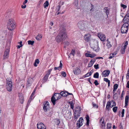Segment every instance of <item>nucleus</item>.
<instances>
[{
  "label": "nucleus",
  "mask_w": 129,
  "mask_h": 129,
  "mask_svg": "<svg viewBox=\"0 0 129 129\" xmlns=\"http://www.w3.org/2000/svg\"><path fill=\"white\" fill-rule=\"evenodd\" d=\"M67 37L66 32L63 29L60 31L55 38V40L58 43L64 41Z\"/></svg>",
  "instance_id": "1"
},
{
  "label": "nucleus",
  "mask_w": 129,
  "mask_h": 129,
  "mask_svg": "<svg viewBox=\"0 0 129 129\" xmlns=\"http://www.w3.org/2000/svg\"><path fill=\"white\" fill-rule=\"evenodd\" d=\"M81 108L79 106H77L75 108L74 110V118L77 119L80 116L81 113Z\"/></svg>",
  "instance_id": "2"
},
{
  "label": "nucleus",
  "mask_w": 129,
  "mask_h": 129,
  "mask_svg": "<svg viewBox=\"0 0 129 129\" xmlns=\"http://www.w3.org/2000/svg\"><path fill=\"white\" fill-rule=\"evenodd\" d=\"M61 97L60 93H56L51 98V101L54 105L55 104V102L57 100L60 99Z\"/></svg>",
  "instance_id": "3"
},
{
  "label": "nucleus",
  "mask_w": 129,
  "mask_h": 129,
  "mask_svg": "<svg viewBox=\"0 0 129 129\" xmlns=\"http://www.w3.org/2000/svg\"><path fill=\"white\" fill-rule=\"evenodd\" d=\"M15 26L12 20H9L8 22L7 27L9 30H13L15 28Z\"/></svg>",
  "instance_id": "4"
},
{
  "label": "nucleus",
  "mask_w": 129,
  "mask_h": 129,
  "mask_svg": "<svg viewBox=\"0 0 129 129\" xmlns=\"http://www.w3.org/2000/svg\"><path fill=\"white\" fill-rule=\"evenodd\" d=\"M77 26L79 29L81 30H84L86 26L83 21H80L77 24Z\"/></svg>",
  "instance_id": "5"
},
{
  "label": "nucleus",
  "mask_w": 129,
  "mask_h": 129,
  "mask_svg": "<svg viewBox=\"0 0 129 129\" xmlns=\"http://www.w3.org/2000/svg\"><path fill=\"white\" fill-rule=\"evenodd\" d=\"M6 83V88L7 90L9 91H11L12 89V82L9 81Z\"/></svg>",
  "instance_id": "6"
},
{
  "label": "nucleus",
  "mask_w": 129,
  "mask_h": 129,
  "mask_svg": "<svg viewBox=\"0 0 129 129\" xmlns=\"http://www.w3.org/2000/svg\"><path fill=\"white\" fill-rule=\"evenodd\" d=\"M84 120L82 117L80 118L79 121H77L76 125L77 127L78 128H80L83 124L82 122H83Z\"/></svg>",
  "instance_id": "7"
},
{
  "label": "nucleus",
  "mask_w": 129,
  "mask_h": 129,
  "mask_svg": "<svg viewBox=\"0 0 129 129\" xmlns=\"http://www.w3.org/2000/svg\"><path fill=\"white\" fill-rule=\"evenodd\" d=\"M91 48L93 50L96 52H97L99 51V48L98 46V42L97 41H96V43L94 44V46H92Z\"/></svg>",
  "instance_id": "8"
},
{
  "label": "nucleus",
  "mask_w": 129,
  "mask_h": 129,
  "mask_svg": "<svg viewBox=\"0 0 129 129\" xmlns=\"http://www.w3.org/2000/svg\"><path fill=\"white\" fill-rule=\"evenodd\" d=\"M98 36L102 41H105L106 40L105 36L102 34L99 33L98 34Z\"/></svg>",
  "instance_id": "9"
},
{
  "label": "nucleus",
  "mask_w": 129,
  "mask_h": 129,
  "mask_svg": "<svg viewBox=\"0 0 129 129\" xmlns=\"http://www.w3.org/2000/svg\"><path fill=\"white\" fill-rule=\"evenodd\" d=\"M110 71L109 70H106L104 71L102 73V75L103 77H106L110 74Z\"/></svg>",
  "instance_id": "10"
},
{
  "label": "nucleus",
  "mask_w": 129,
  "mask_h": 129,
  "mask_svg": "<svg viewBox=\"0 0 129 129\" xmlns=\"http://www.w3.org/2000/svg\"><path fill=\"white\" fill-rule=\"evenodd\" d=\"M38 129H46L45 125L42 123H40L37 124Z\"/></svg>",
  "instance_id": "11"
},
{
  "label": "nucleus",
  "mask_w": 129,
  "mask_h": 129,
  "mask_svg": "<svg viewBox=\"0 0 129 129\" xmlns=\"http://www.w3.org/2000/svg\"><path fill=\"white\" fill-rule=\"evenodd\" d=\"M33 81V80L32 78L29 77L27 80V83L26 84L27 87H29L31 85Z\"/></svg>",
  "instance_id": "12"
},
{
  "label": "nucleus",
  "mask_w": 129,
  "mask_h": 129,
  "mask_svg": "<svg viewBox=\"0 0 129 129\" xmlns=\"http://www.w3.org/2000/svg\"><path fill=\"white\" fill-rule=\"evenodd\" d=\"M61 96H62L63 97H66L68 95H72L73 96V95L72 93H70L67 91H62L60 92Z\"/></svg>",
  "instance_id": "13"
},
{
  "label": "nucleus",
  "mask_w": 129,
  "mask_h": 129,
  "mask_svg": "<svg viewBox=\"0 0 129 129\" xmlns=\"http://www.w3.org/2000/svg\"><path fill=\"white\" fill-rule=\"evenodd\" d=\"M49 107V103L48 101H47L44 104L43 108L45 111H47Z\"/></svg>",
  "instance_id": "14"
},
{
  "label": "nucleus",
  "mask_w": 129,
  "mask_h": 129,
  "mask_svg": "<svg viewBox=\"0 0 129 129\" xmlns=\"http://www.w3.org/2000/svg\"><path fill=\"white\" fill-rule=\"evenodd\" d=\"M36 91V89H35L33 91V93L31 94L30 96V98H29V99L27 103V105H29V104L30 103L31 101L32 100H33L34 99V96H33V95L35 94V92Z\"/></svg>",
  "instance_id": "15"
},
{
  "label": "nucleus",
  "mask_w": 129,
  "mask_h": 129,
  "mask_svg": "<svg viewBox=\"0 0 129 129\" xmlns=\"http://www.w3.org/2000/svg\"><path fill=\"white\" fill-rule=\"evenodd\" d=\"M60 7L61 6H58L56 8V15H58L60 14H62L64 13L63 12L62 13H61L60 11Z\"/></svg>",
  "instance_id": "16"
},
{
  "label": "nucleus",
  "mask_w": 129,
  "mask_h": 129,
  "mask_svg": "<svg viewBox=\"0 0 129 129\" xmlns=\"http://www.w3.org/2000/svg\"><path fill=\"white\" fill-rule=\"evenodd\" d=\"M74 74L76 75H78L81 73V71L80 69L76 68L73 71Z\"/></svg>",
  "instance_id": "17"
},
{
  "label": "nucleus",
  "mask_w": 129,
  "mask_h": 129,
  "mask_svg": "<svg viewBox=\"0 0 129 129\" xmlns=\"http://www.w3.org/2000/svg\"><path fill=\"white\" fill-rule=\"evenodd\" d=\"M123 22H129V13L126 14L123 20Z\"/></svg>",
  "instance_id": "18"
},
{
  "label": "nucleus",
  "mask_w": 129,
  "mask_h": 129,
  "mask_svg": "<svg viewBox=\"0 0 129 129\" xmlns=\"http://www.w3.org/2000/svg\"><path fill=\"white\" fill-rule=\"evenodd\" d=\"M128 28L126 27H121V32L122 34H127L128 31Z\"/></svg>",
  "instance_id": "19"
},
{
  "label": "nucleus",
  "mask_w": 129,
  "mask_h": 129,
  "mask_svg": "<svg viewBox=\"0 0 129 129\" xmlns=\"http://www.w3.org/2000/svg\"><path fill=\"white\" fill-rule=\"evenodd\" d=\"M9 52V50L8 49H7L5 52L4 54V59H5L7 58L8 57V55Z\"/></svg>",
  "instance_id": "20"
},
{
  "label": "nucleus",
  "mask_w": 129,
  "mask_h": 129,
  "mask_svg": "<svg viewBox=\"0 0 129 129\" xmlns=\"http://www.w3.org/2000/svg\"><path fill=\"white\" fill-rule=\"evenodd\" d=\"M91 35L89 34L85 35L84 36V39L86 41L88 42L90 40Z\"/></svg>",
  "instance_id": "21"
},
{
  "label": "nucleus",
  "mask_w": 129,
  "mask_h": 129,
  "mask_svg": "<svg viewBox=\"0 0 129 129\" xmlns=\"http://www.w3.org/2000/svg\"><path fill=\"white\" fill-rule=\"evenodd\" d=\"M19 98L20 100V102L21 104H23V95L21 94H19Z\"/></svg>",
  "instance_id": "22"
},
{
  "label": "nucleus",
  "mask_w": 129,
  "mask_h": 129,
  "mask_svg": "<svg viewBox=\"0 0 129 129\" xmlns=\"http://www.w3.org/2000/svg\"><path fill=\"white\" fill-rule=\"evenodd\" d=\"M53 121L54 124L57 125H58L60 123L59 120L58 119H54L53 120Z\"/></svg>",
  "instance_id": "23"
},
{
  "label": "nucleus",
  "mask_w": 129,
  "mask_h": 129,
  "mask_svg": "<svg viewBox=\"0 0 129 129\" xmlns=\"http://www.w3.org/2000/svg\"><path fill=\"white\" fill-rule=\"evenodd\" d=\"M52 114L51 111L49 110H47V111H45V114L47 116H50Z\"/></svg>",
  "instance_id": "24"
},
{
  "label": "nucleus",
  "mask_w": 129,
  "mask_h": 129,
  "mask_svg": "<svg viewBox=\"0 0 129 129\" xmlns=\"http://www.w3.org/2000/svg\"><path fill=\"white\" fill-rule=\"evenodd\" d=\"M108 40V39H107V43L106 46H107L108 49L110 48L112 46V45L111 44L110 42Z\"/></svg>",
  "instance_id": "25"
},
{
  "label": "nucleus",
  "mask_w": 129,
  "mask_h": 129,
  "mask_svg": "<svg viewBox=\"0 0 129 129\" xmlns=\"http://www.w3.org/2000/svg\"><path fill=\"white\" fill-rule=\"evenodd\" d=\"M123 22L124 23L122 25L121 27H126L127 28H128L129 25L128 23L125 22Z\"/></svg>",
  "instance_id": "26"
},
{
  "label": "nucleus",
  "mask_w": 129,
  "mask_h": 129,
  "mask_svg": "<svg viewBox=\"0 0 129 129\" xmlns=\"http://www.w3.org/2000/svg\"><path fill=\"white\" fill-rule=\"evenodd\" d=\"M129 99L128 96L126 95L125 98V107H126L127 105L128 101Z\"/></svg>",
  "instance_id": "27"
},
{
  "label": "nucleus",
  "mask_w": 129,
  "mask_h": 129,
  "mask_svg": "<svg viewBox=\"0 0 129 129\" xmlns=\"http://www.w3.org/2000/svg\"><path fill=\"white\" fill-rule=\"evenodd\" d=\"M111 105L110 102H107L106 104V110L109 111V107Z\"/></svg>",
  "instance_id": "28"
},
{
  "label": "nucleus",
  "mask_w": 129,
  "mask_h": 129,
  "mask_svg": "<svg viewBox=\"0 0 129 129\" xmlns=\"http://www.w3.org/2000/svg\"><path fill=\"white\" fill-rule=\"evenodd\" d=\"M85 118L87 121L86 125H88L89 121V117L88 115H86L85 117Z\"/></svg>",
  "instance_id": "29"
},
{
  "label": "nucleus",
  "mask_w": 129,
  "mask_h": 129,
  "mask_svg": "<svg viewBox=\"0 0 129 129\" xmlns=\"http://www.w3.org/2000/svg\"><path fill=\"white\" fill-rule=\"evenodd\" d=\"M104 81L108 83V87H109L110 85V81L109 80L108 78H104Z\"/></svg>",
  "instance_id": "30"
},
{
  "label": "nucleus",
  "mask_w": 129,
  "mask_h": 129,
  "mask_svg": "<svg viewBox=\"0 0 129 129\" xmlns=\"http://www.w3.org/2000/svg\"><path fill=\"white\" fill-rule=\"evenodd\" d=\"M92 70H91V71L89 72L86 74L85 75L83 76V77L84 78H85L87 77H89L91 75L92 73H91V71H92Z\"/></svg>",
  "instance_id": "31"
},
{
  "label": "nucleus",
  "mask_w": 129,
  "mask_h": 129,
  "mask_svg": "<svg viewBox=\"0 0 129 129\" xmlns=\"http://www.w3.org/2000/svg\"><path fill=\"white\" fill-rule=\"evenodd\" d=\"M42 37V36L41 35H38L36 38V39L37 40H41Z\"/></svg>",
  "instance_id": "32"
},
{
  "label": "nucleus",
  "mask_w": 129,
  "mask_h": 129,
  "mask_svg": "<svg viewBox=\"0 0 129 129\" xmlns=\"http://www.w3.org/2000/svg\"><path fill=\"white\" fill-rule=\"evenodd\" d=\"M50 75V74H46L43 80L45 81H46L47 80L48 77Z\"/></svg>",
  "instance_id": "33"
},
{
  "label": "nucleus",
  "mask_w": 129,
  "mask_h": 129,
  "mask_svg": "<svg viewBox=\"0 0 129 129\" xmlns=\"http://www.w3.org/2000/svg\"><path fill=\"white\" fill-rule=\"evenodd\" d=\"M49 5V3L48 1H46L45 3L44 4V8H46Z\"/></svg>",
  "instance_id": "34"
},
{
  "label": "nucleus",
  "mask_w": 129,
  "mask_h": 129,
  "mask_svg": "<svg viewBox=\"0 0 129 129\" xmlns=\"http://www.w3.org/2000/svg\"><path fill=\"white\" fill-rule=\"evenodd\" d=\"M101 128H102L103 129H104L105 127V124L104 122V121H103L102 122V123L101 124Z\"/></svg>",
  "instance_id": "35"
},
{
  "label": "nucleus",
  "mask_w": 129,
  "mask_h": 129,
  "mask_svg": "<svg viewBox=\"0 0 129 129\" xmlns=\"http://www.w3.org/2000/svg\"><path fill=\"white\" fill-rule=\"evenodd\" d=\"M118 86V85L117 84H114L113 86V89L114 91H116L117 89Z\"/></svg>",
  "instance_id": "36"
},
{
  "label": "nucleus",
  "mask_w": 129,
  "mask_h": 129,
  "mask_svg": "<svg viewBox=\"0 0 129 129\" xmlns=\"http://www.w3.org/2000/svg\"><path fill=\"white\" fill-rule=\"evenodd\" d=\"M93 77L95 78H98L99 77V74L98 72H96L93 75Z\"/></svg>",
  "instance_id": "37"
},
{
  "label": "nucleus",
  "mask_w": 129,
  "mask_h": 129,
  "mask_svg": "<svg viewBox=\"0 0 129 129\" xmlns=\"http://www.w3.org/2000/svg\"><path fill=\"white\" fill-rule=\"evenodd\" d=\"M28 43L29 45H33L34 43V41H32L31 40L28 41L27 42Z\"/></svg>",
  "instance_id": "38"
},
{
  "label": "nucleus",
  "mask_w": 129,
  "mask_h": 129,
  "mask_svg": "<svg viewBox=\"0 0 129 129\" xmlns=\"http://www.w3.org/2000/svg\"><path fill=\"white\" fill-rule=\"evenodd\" d=\"M111 127V124L110 123H108L107 124V129H110Z\"/></svg>",
  "instance_id": "39"
},
{
  "label": "nucleus",
  "mask_w": 129,
  "mask_h": 129,
  "mask_svg": "<svg viewBox=\"0 0 129 129\" xmlns=\"http://www.w3.org/2000/svg\"><path fill=\"white\" fill-rule=\"evenodd\" d=\"M117 53H115V54L114 53H113L112 54H111L110 55V57H109V59H111L114 56H115Z\"/></svg>",
  "instance_id": "40"
},
{
  "label": "nucleus",
  "mask_w": 129,
  "mask_h": 129,
  "mask_svg": "<svg viewBox=\"0 0 129 129\" xmlns=\"http://www.w3.org/2000/svg\"><path fill=\"white\" fill-rule=\"evenodd\" d=\"M125 49L122 47L121 49V53L122 54H123L124 53L125 50Z\"/></svg>",
  "instance_id": "41"
},
{
  "label": "nucleus",
  "mask_w": 129,
  "mask_h": 129,
  "mask_svg": "<svg viewBox=\"0 0 129 129\" xmlns=\"http://www.w3.org/2000/svg\"><path fill=\"white\" fill-rule=\"evenodd\" d=\"M70 107L71 109L73 110L74 107V104L72 102H70Z\"/></svg>",
  "instance_id": "42"
},
{
  "label": "nucleus",
  "mask_w": 129,
  "mask_h": 129,
  "mask_svg": "<svg viewBox=\"0 0 129 129\" xmlns=\"http://www.w3.org/2000/svg\"><path fill=\"white\" fill-rule=\"evenodd\" d=\"M118 108L117 107H114L113 108V112L115 113L116 112Z\"/></svg>",
  "instance_id": "43"
},
{
  "label": "nucleus",
  "mask_w": 129,
  "mask_h": 129,
  "mask_svg": "<svg viewBox=\"0 0 129 129\" xmlns=\"http://www.w3.org/2000/svg\"><path fill=\"white\" fill-rule=\"evenodd\" d=\"M89 55V57L91 58H93L96 56V54H90V55Z\"/></svg>",
  "instance_id": "44"
},
{
  "label": "nucleus",
  "mask_w": 129,
  "mask_h": 129,
  "mask_svg": "<svg viewBox=\"0 0 129 129\" xmlns=\"http://www.w3.org/2000/svg\"><path fill=\"white\" fill-rule=\"evenodd\" d=\"M75 50L72 49L71 51V53H70V55H71L72 54L73 56H74V54L75 53Z\"/></svg>",
  "instance_id": "45"
},
{
  "label": "nucleus",
  "mask_w": 129,
  "mask_h": 129,
  "mask_svg": "<svg viewBox=\"0 0 129 129\" xmlns=\"http://www.w3.org/2000/svg\"><path fill=\"white\" fill-rule=\"evenodd\" d=\"M61 68H61V67H60V66H59V67H55L54 69L55 70H59V71H60L61 69Z\"/></svg>",
  "instance_id": "46"
},
{
  "label": "nucleus",
  "mask_w": 129,
  "mask_h": 129,
  "mask_svg": "<svg viewBox=\"0 0 129 129\" xmlns=\"http://www.w3.org/2000/svg\"><path fill=\"white\" fill-rule=\"evenodd\" d=\"M92 104L93 108H98V106L96 104L94 103L93 102H92Z\"/></svg>",
  "instance_id": "47"
},
{
  "label": "nucleus",
  "mask_w": 129,
  "mask_h": 129,
  "mask_svg": "<svg viewBox=\"0 0 129 129\" xmlns=\"http://www.w3.org/2000/svg\"><path fill=\"white\" fill-rule=\"evenodd\" d=\"M66 112L68 114V116L67 117H68L69 116H70V115H71V112H70L68 110L66 111Z\"/></svg>",
  "instance_id": "48"
},
{
  "label": "nucleus",
  "mask_w": 129,
  "mask_h": 129,
  "mask_svg": "<svg viewBox=\"0 0 129 129\" xmlns=\"http://www.w3.org/2000/svg\"><path fill=\"white\" fill-rule=\"evenodd\" d=\"M124 109H123L122 110L121 112V117H123L124 116Z\"/></svg>",
  "instance_id": "49"
},
{
  "label": "nucleus",
  "mask_w": 129,
  "mask_h": 129,
  "mask_svg": "<svg viewBox=\"0 0 129 129\" xmlns=\"http://www.w3.org/2000/svg\"><path fill=\"white\" fill-rule=\"evenodd\" d=\"M61 74L63 77H65L66 76V73L64 72H62Z\"/></svg>",
  "instance_id": "50"
},
{
  "label": "nucleus",
  "mask_w": 129,
  "mask_h": 129,
  "mask_svg": "<svg viewBox=\"0 0 129 129\" xmlns=\"http://www.w3.org/2000/svg\"><path fill=\"white\" fill-rule=\"evenodd\" d=\"M94 83L96 86H97L99 84V83H98L97 80H95L94 82Z\"/></svg>",
  "instance_id": "51"
},
{
  "label": "nucleus",
  "mask_w": 129,
  "mask_h": 129,
  "mask_svg": "<svg viewBox=\"0 0 129 129\" xmlns=\"http://www.w3.org/2000/svg\"><path fill=\"white\" fill-rule=\"evenodd\" d=\"M99 65L97 64V65H94V67L96 69H97L99 68Z\"/></svg>",
  "instance_id": "52"
},
{
  "label": "nucleus",
  "mask_w": 129,
  "mask_h": 129,
  "mask_svg": "<svg viewBox=\"0 0 129 129\" xmlns=\"http://www.w3.org/2000/svg\"><path fill=\"white\" fill-rule=\"evenodd\" d=\"M95 60H96L94 58H93L91 60L90 62V63H92L93 64Z\"/></svg>",
  "instance_id": "53"
},
{
  "label": "nucleus",
  "mask_w": 129,
  "mask_h": 129,
  "mask_svg": "<svg viewBox=\"0 0 129 129\" xmlns=\"http://www.w3.org/2000/svg\"><path fill=\"white\" fill-rule=\"evenodd\" d=\"M121 6L123 9H125L127 7V6L126 5L123 4H121Z\"/></svg>",
  "instance_id": "54"
},
{
  "label": "nucleus",
  "mask_w": 129,
  "mask_h": 129,
  "mask_svg": "<svg viewBox=\"0 0 129 129\" xmlns=\"http://www.w3.org/2000/svg\"><path fill=\"white\" fill-rule=\"evenodd\" d=\"M93 64L92 63H90V62L88 64V67H91L93 65Z\"/></svg>",
  "instance_id": "55"
},
{
  "label": "nucleus",
  "mask_w": 129,
  "mask_h": 129,
  "mask_svg": "<svg viewBox=\"0 0 129 129\" xmlns=\"http://www.w3.org/2000/svg\"><path fill=\"white\" fill-rule=\"evenodd\" d=\"M40 61L38 59H36L35 62L36 63H37V64H39V63Z\"/></svg>",
  "instance_id": "56"
},
{
  "label": "nucleus",
  "mask_w": 129,
  "mask_h": 129,
  "mask_svg": "<svg viewBox=\"0 0 129 129\" xmlns=\"http://www.w3.org/2000/svg\"><path fill=\"white\" fill-rule=\"evenodd\" d=\"M91 7H92L91 8L90 10V11L91 12H91L92 11H93V10H94L93 8H94V6L92 4V5H91Z\"/></svg>",
  "instance_id": "57"
},
{
  "label": "nucleus",
  "mask_w": 129,
  "mask_h": 129,
  "mask_svg": "<svg viewBox=\"0 0 129 129\" xmlns=\"http://www.w3.org/2000/svg\"><path fill=\"white\" fill-rule=\"evenodd\" d=\"M52 69H50L48 70V72L47 74H50V72H51V71H52Z\"/></svg>",
  "instance_id": "58"
},
{
  "label": "nucleus",
  "mask_w": 129,
  "mask_h": 129,
  "mask_svg": "<svg viewBox=\"0 0 129 129\" xmlns=\"http://www.w3.org/2000/svg\"><path fill=\"white\" fill-rule=\"evenodd\" d=\"M7 82L8 81H10V82H12L11 81V78H7Z\"/></svg>",
  "instance_id": "59"
},
{
  "label": "nucleus",
  "mask_w": 129,
  "mask_h": 129,
  "mask_svg": "<svg viewBox=\"0 0 129 129\" xmlns=\"http://www.w3.org/2000/svg\"><path fill=\"white\" fill-rule=\"evenodd\" d=\"M44 0H40L39 2V4L42 3Z\"/></svg>",
  "instance_id": "60"
},
{
  "label": "nucleus",
  "mask_w": 129,
  "mask_h": 129,
  "mask_svg": "<svg viewBox=\"0 0 129 129\" xmlns=\"http://www.w3.org/2000/svg\"><path fill=\"white\" fill-rule=\"evenodd\" d=\"M126 87L129 88V81L127 82Z\"/></svg>",
  "instance_id": "61"
},
{
  "label": "nucleus",
  "mask_w": 129,
  "mask_h": 129,
  "mask_svg": "<svg viewBox=\"0 0 129 129\" xmlns=\"http://www.w3.org/2000/svg\"><path fill=\"white\" fill-rule=\"evenodd\" d=\"M89 55H90L89 53H85V55L86 57H89Z\"/></svg>",
  "instance_id": "62"
},
{
  "label": "nucleus",
  "mask_w": 129,
  "mask_h": 129,
  "mask_svg": "<svg viewBox=\"0 0 129 129\" xmlns=\"http://www.w3.org/2000/svg\"><path fill=\"white\" fill-rule=\"evenodd\" d=\"M124 93V91H123L122 92L121 94V97L122 98L123 97Z\"/></svg>",
  "instance_id": "63"
},
{
  "label": "nucleus",
  "mask_w": 129,
  "mask_h": 129,
  "mask_svg": "<svg viewBox=\"0 0 129 129\" xmlns=\"http://www.w3.org/2000/svg\"><path fill=\"white\" fill-rule=\"evenodd\" d=\"M28 2L27 0H25L23 3V5H25V4L26 3Z\"/></svg>",
  "instance_id": "64"
}]
</instances>
